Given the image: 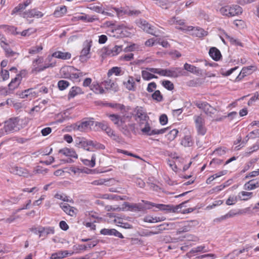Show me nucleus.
I'll list each match as a JSON object with an SVG mask.
<instances>
[{
  "instance_id": "nucleus-34",
  "label": "nucleus",
  "mask_w": 259,
  "mask_h": 259,
  "mask_svg": "<svg viewBox=\"0 0 259 259\" xmlns=\"http://www.w3.org/2000/svg\"><path fill=\"white\" fill-rule=\"evenodd\" d=\"M184 68L185 70H187V71H189L191 73L195 74H199L201 73V70L198 68V67L189 64L188 63H186L184 65Z\"/></svg>"
},
{
  "instance_id": "nucleus-8",
  "label": "nucleus",
  "mask_w": 259,
  "mask_h": 259,
  "mask_svg": "<svg viewBox=\"0 0 259 259\" xmlns=\"http://www.w3.org/2000/svg\"><path fill=\"white\" fill-rule=\"evenodd\" d=\"M135 120L139 123L140 122H145L148 120L149 117L146 110L142 107H136L133 111Z\"/></svg>"
},
{
  "instance_id": "nucleus-4",
  "label": "nucleus",
  "mask_w": 259,
  "mask_h": 259,
  "mask_svg": "<svg viewBox=\"0 0 259 259\" xmlns=\"http://www.w3.org/2000/svg\"><path fill=\"white\" fill-rule=\"evenodd\" d=\"M55 66V63L44 64L43 57H38L32 62V72L37 73L45 70L47 68L54 67Z\"/></svg>"
},
{
  "instance_id": "nucleus-6",
  "label": "nucleus",
  "mask_w": 259,
  "mask_h": 259,
  "mask_svg": "<svg viewBox=\"0 0 259 259\" xmlns=\"http://www.w3.org/2000/svg\"><path fill=\"white\" fill-rule=\"evenodd\" d=\"M193 120L197 134L198 135L204 136L207 132L204 118L201 115H194Z\"/></svg>"
},
{
  "instance_id": "nucleus-33",
  "label": "nucleus",
  "mask_w": 259,
  "mask_h": 259,
  "mask_svg": "<svg viewBox=\"0 0 259 259\" xmlns=\"http://www.w3.org/2000/svg\"><path fill=\"white\" fill-rule=\"evenodd\" d=\"M125 88L130 91L136 90L135 79L133 76H128L126 81L124 82Z\"/></svg>"
},
{
  "instance_id": "nucleus-44",
  "label": "nucleus",
  "mask_w": 259,
  "mask_h": 259,
  "mask_svg": "<svg viewBox=\"0 0 259 259\" xmlns=\"http://www.w3.org/2000/svg\"><path fill=\"white\" fill-rule=\"evenodd\" d=\"M106 134L110 137L113 140H115L117 142H119L120 139L119 136L115 133V132L111 129L110 127H108V128L105 131Z\"/></svg>"
},
{
  "instance_id": "nucleus-19",
  "label": "nucleus",
  "mask_w": 259,
  "mask_h": 259,
  "mask_svg": "<svg viewBox=\"0 0 259 259\" xmlns=\"http://www.w3.org/2000/svg\"><path fill=\"white\" fill-rule=\"evenodd\" d=\"M100 233L104 235L114 236L119 238H123L121 233L114 229H103L100 231Z\"/></svg>"
},
{
  "instance_id": "nucleus-1",
  "label": "nucleus",
  "mask_w": 259,
  "mask_h": 259,
  "mask_svg": "<svg viewBox=\"0 0 259 259\" xmlns=\"http://www.w3.org/2000/svg\"><path fill=\"white\" fill-rule=\"evenodd\" d=\"M104 11L105 13H103L104 15L108 16L109 17H113L114 14L120 17L124 14H127L128 15H138L140 14V11L138 10H131L128 8H116L113 7L111 5H103Z\"/></svg>"
},
{
  "instance_id": "nucleus-53",
  "label": "nucleus",
  "mask_w": 259,
  "mask_h": 259,
  "mask_svg": "<svg viewBox=\"0 0 259 259\" xmlns=\"http://www.w3.org/2000/svg\"><path fill=\"white\" fill-rule=\"evenodd\" d=\"M70 85L68 81L64 80H61L58 82V87L60 90L63 91L67 88Z\"/></svg>"
},
{
  "instance_id": "nucleus-22",
  "label": "nucleus",
  "mask_w": 259,
  "mask_h": 259,
  "mask_svg": "<svg viewBox=\"0 0 259 259\" xmlns=\"http://www.w3.org/2000/svg\"><path fill=\"white\" fill-rule=\"evenodd\" d=\"M38 233L39 236L41 237H47V235L50 234H54L55 233L54 227H40L38 230Z\"/></svg>"
},
{
  "instance_id": "nucleus-62",
  "label": "nucleus",
  "mask_w": 259,
  "mask_h": 259,
  "mask_svg": "<svg viewBox=\"0 0 259 259\" xmlns=\"http://www.w3.org/2000/svg\"><path fill=\"white\" fill-rule=\"evenodd\" d=\"M26 9L23 3L19 4L17 6L15 7L12 12V15H13L19 12H21Z\"/></svg>"
},
{
  "instance_id": "nucleus-35",
  "label": "nucleus",
  "mask_w": 259,
  "mask_h": 259,
  "mask_svg": "<svg viewBox=\"0 0 259 259\" xmlns=\"http://www.w3.org/2000/svg\"><path fill=\"white\" fill-rule=\"evenodd\" d=\"M71 253H69L67 251L60 250L57 252L53 253L51 255V259H61L67 256L68 255H71Z\"/></svg>"
},
{
  "instance_id": "nucleus-39",
  "label": "nucleus",
  "mask_w": 259,
  "mask_h": 259,
  "mask_svg": "<svg viewBox=\"0 0 259 259\" xmlns=\"http://www.w3.org/2000/svg\"><path fill=\"white\" fill-rule=\"evenodd\" d=\"M90 89L96 94H102L104 93V90L103 87L97 82H93L90 86Z\"/></svg>"
},
{
  "instance_id": "nucleus-13",
  "label": "nucleus",
  "mask_w": 259,
  "mask_h": 259,
  "mask_svg": "<svg viewBox=\"0 0 259 259\" xmlns=\"http://www.w3.org/2000/svg\"><path fill=\"white\" fill-rule=\"evenodd\" d=\"M10 171L14 175L20 177H28L31 176V175L27 169L18 166H12L10 169Z\"/></svg>"
},
{
  "instance_id": "nucleus-11",
  "label": "nucleus",
  "mask_w": 259,
  "mask_h": 259,
  "mask_svg": "<svg viewBox=\"0 0 259 259\" xmlns=\"http://www.w3.org/2000/svg\"><path fill=\"white\" fill-rule=\"evenodd\" d=\"M139 126L143 135L148 136L155 135V129L152 128L148 120L144 122H140Z\"/></svg>"
},
{
  "instance_id": "nucleus-60",
  "label": "nucleus",
  "mask_w": 259,
  "mask_h": 259,
  "mask_svg": "<svg viewBox=\"0 0 259 259\" xmlns=\"http://www.w3.org/2000/svg\"><path fill=\"white\" fill-rule=\"evenodd\" d=\"M120 68L117 67H112L111 69L108 71V76L110 77L112 74H115V75H118L119 74L120 72Z\"/></svg>"
},
{
  "instance_id": "nucleus-2",
  "label": "nucleus",
  "mask_w": 259,
  "mask_h": 259,
  "mask_svg": "<svg viewBox=\"0 0 259 259\" xmlns=\"http://www.w3.org/2000/svg\"><path fill=\"white\" fill-rule=\"evenodd\" d=\"M150 71L155 74H158L160 76H166L169 77L176 78L183 75L182 69L180 67L171 68L170 69H150Z\"/></svg>"
},
{
  "instance_id": "nucleus-49",
  "label": "nucleus",
  "mask_w": 259,
  "mask_h": 259,
  "mask_svg": "<svg viewBox=\"0 0 259 259\" xmlns=\"http://www.w3.org/2000/svg\"><path fill=\"white\" fill-rule=\"evenodd\" d=\"M0 28H4L6 30H7L8 32L11 33L14 35H17L20 33L17 31V28L13 26L1 25L0 26Z\"/></svg>"
},
{
  "instance_id": "nucleus-51",
  "label": "nucleus",
  "mask_w": 259,
  "mask_h": 259,
  "mask_svg": "<svg viewBox=\"0 0 259 259\" xmlns=\"http://www.w3.org/2000/svg\"><path fill=\"white\" fill-rule=\"evenodd\" d=\"M89 8L90 10L98 13H101L103 15V13H105V12H104V11H103L104 8L103 5H101L100 6L92 5L89 7Z\"/></svg>"
},
{
  "instance_id": "nucleus-5",
  "label": "nucleus",
  "mask_w": 259,
  "mask_h": 259,
  "mask_svg": "<svg viewBox=\"0 0 259 259\" xmlns=\"http://www.w3.org/2000/svg\"><path fill=\"white\" fill-rule=\"evenodd\" d=\"M94 123L93 118H91L73 124L70 126V127L74 131L87 132L91 128V127L94 125Z\"/></svg>"
},
{
  "instance_id": "nucleus-17",
  "label": "nucleus",
  "mask_w": 259,
  "mask_h": 259,
  "mask_svg": "<svg viewBox=\"0 0 259 259\" xmlns=\"http://www.w3.org/2000/svg\"><path fill=\"white\" fill-rule=\"evenodd\" d=\"M137 25L139 27L147 32L153 35H155L156 32L154 30V27L151 26L150 24H148L146 21L140 20L137 22Z\"/></svg>"
},
{
  "instance_id": "nucleus-24",
  "label": "nucleus",
  "mask_w": 259,
  "mask_h": 259,
  "mask_svg": "<svg viewBox=\"0 0 259 259\" xmlns=\"http://www.w3.org/2000/svg\"><path fill=\"white\" fill-rule=\"evenodd\" d=\"M76 146L79 148H82L87 151H92L90 149V140L85 138H79L76 142Z\"/></svg>"
},
{
  "instance_id": "nucleus-46",
  "label": "nucleus",
  "mask_w": 259,
  "mask_h": 259,
  "mask_svg": "<svg viewBox=\"0 0 259 259\" xmlns=\"http://www.w3.org/2000/svg\"><path fill=\"white\" fill-rule=\"evenodd\" d=\"M147 204L151 206H155L159 210H171V206L168 205H165L162 204H156L152 202H148Z\"/></svg>"
},
{
  "instance_id": "nucleus-16",
  "label": "nucleus",
  "mask_w": 259,
  "mask_h": 259,
  "mask_svg": "<svg viewBox=\"0 0 259 259\" xmlns=\"http://www.w3.org/2000/svg\"><path fill=\"white\" fill-rule=\"evenodd\" d=\"M208 251V249L204 245H200L193 248L190 251L187 253L186 256L188 258H191L196 254L204 253Z\"/></svg>"
},
{
  "instance_id": "nucleus-61",
  "label": "nucleus",
  "mask_w": 259,
  "mask_h": 259,
  "mask_svg": "<svg viewBox=\"0 0 259 259\" xmlns=\"http://www.w3.org/2000/svg\"><path fill=\"white\" fill-rule=\"evenodd\" d=\"M36 31L35 29L30 28L26 30H23L22 32L20 33L22 36H28L32 34V33H34Z\"/></svg>"
},
{
  "instance_id": "nucleus-20",
  "label": "nucleus",
  "mask_w": 259,
  "mask_h": 259,
  "mask_svg": "<svg viewBox=\"0 0 259 259\" xmlns=\"http://www.w3.org/2000/svg\"><path fill=\"white\" fill-rule=\"evenodd\" d=\"M167 23L169 25H176V28L177 27H184L187 28L188 26H185V21L184 20L179 19L178 17H173L168 20Z\"/></svg>"
},
{
  "instance_id": "nucleus-31",
  "label": "nucleus",
  "mask_w": 259,
  "mask_h": 259,
  "mask_svg": "<svg viewBox=\"0 0 259 259\" xmlns=\"http://www.w3.org/2000/svg\"><path fill=\"white\" fill-rule=\"evenodd\" d=\"M150 69H156L155 68H147L145 70L142 72V76L144 80H149L152 78H157V77L153 74V72L150 71Z\"/></svg>"
},
{
  "instance_id": "nucleus-14",
  "label": "nucleus",
  "mask_w": 259,
  "mask_h": 259,
  "mask_svg": "<svg viewBox=\"0 0 259 259\" xmlns=\"http://www.w3.org/2000/svg\"><path fill=\"white\" fill-rule=\"evenodd\" d=\"M196 105L198 108L202 109L208 116H211L216 112V109L206 102H200Z\"/></svg>"
},
{
  "instance_id": "nucleus-10",
  "label": "nucleus",
  "mask_w": 259,
  "mask_h": 259,
  "mask_svg": "<svg viewBox=\"0 0 259 259\" xmlns=\"http://www.w3.org/2000/svg\"><path fill=\"white\" fill-rule=\"evenodd\" d=\"M61 71L62 72H69L70 73V77L74 79L82 77L85 75V73L72 66L63 68L61 69Z\"/></svg>"
},
{
  "instance_id": "nucleus-29",
  "label": "nucleus",
  "mask_w": 259,
  "mask_h": 259,
  "mask_svg": "<svg viewBox=\"0 0 259 259\" xmlns=\"http://www.w3.org/2000/svg\"><path fill=\"white\" fill-rule=\"evenodd\" d=\"M53 56L58 59L68 60L71 58V54L69 52L56 51L53 53Z\"/></svg>"
},
{
  "instance_id": "nucleus-55",
  "label": "nucleus",
  "mask_w": 259,
  "mask_h": 259,
  "mask_svg": "<svg viewBox=\"0 0 259 259\" xmlns=\"http://www.w3.org/2000/svg\"><path fill=\"white\" fill-rule=\"evenodd\" d=\"M156 5L162 9H167L170 6V3L166 0H158Z\"/></svg>"
},
{
  "instance_id": "nucleus-27",
  "label": "nucleus",
  "mask_w": 259,
  "mask_h": 259,
  "mask_svg": "<svg viewBox=\"0 0 259 259\" xmlns=\"http://www.w3.org/2000/svg\"><path fill=\"white\" fill-rule=\"evenodd\" d=\"M59 153L66 157L77 158V154L73 149L65 148L60 149Z\"/></svg>"
},
{
  "instance_id": "nucleus-3",
  "label": "nucleus",
  "mask_w": 259,
  "mask_h": 259,
  "mask_svg": "<svg viewBox=\"0 0 259 259\" xmlns=\"http://www.w3.org/2000/svg\"><path fill=\"white\" fill-rule=\"evenodd\" d=\"M219 12L223 16L232 17L242 13V8L237 5H226L220 8Z\"/></svg>"
},
{
  "instance_id": "nucleus-9",
  "label": "nucleus",
  "mask_w": 259,
  "mask_h": 259,
  "mask_svg": "<svg viewBox=\"0 0 259 259\" xmlns=\"http://www.w3.org/2000/svg\"><path fill=\"white\" fill-rule=\"evenodd\" d=\"M91 41H86L83 44V47L82 49L79 56V60L81 62H87L90 58V52L92 46Z\"/></svg>"
},
{
  "instance_id": "nucleus-54",
  "label": "nucleus",
  "mask_w": 259,
  "mask_h": 259,
  "mask_svg": "<svg viewBox=\"0 0 259 259\" xmlns=\"http://www.w3.org/2000/svg\"><path fill=\"white\" fill-rule=\"evenodd\" d=\"M238 196H230L226 201V203L228 205H232L235 204L238 201Z\"/></svg>"
},
{
  "instance_id": "nucleus-26",
  "label": "nucleus",
  "mask_w": 259,
  "mask_h": 259,
  "mask_svg": "<svg viewBox=\"0 0 259 259\" xmlns=\"http://www.w3.org/2000/svg\"><path fill=\"white\" fill-rule=\"evenodd\" d=\"M118 27L121 29V35L124 37H129L135 32V30L133 27H127L124 24L119 25Z\"/></svg>"
},
{
  "instance_id": "nucleus-12",
  "label": "nucleus",
  "mask_w": 259,
  "mask_h": 259,
  "mask_svg": "<svg viewBox=\"0 0 259 259\" xmlns=\"http://www.w3.org/2000/svg\"><path fill=\"white\" fill-rule=\"evenodd\" d=\"M44 16V14L36 9H29L24 12L21 16L24 18H39Z\"/></svg>"
},
{
  "instance_id": "nucleus-56",
  "label": "nucleus",
  "mask_w": 259,
  "mask_h": 259,
  "mask_svg": "<svg viewBox=\"0 0 259 259\" xmlns=\"http://www.w3.org/2000/svg\"><path fill=\"white\" fill-rule=\"evenodd\" d=\"M152 99L157 102H161L163 100L162 96L159 90L155 91L152 95Z\"/></svg>"
},
{
  "instance_id": "nucleus-30",
  "label": "nucleus",
  "mask_w": 259,
  "mask_h": 259,
  "mask_svg": "<svg viewBox=\"0 0 259 259\" xmlns=\"http://www.w3.org/2000/svg\"><path fill=\"white\" fill-rule=\"evenodd\" d=\"M194 142L191 135L185 136L181 140V144L185 147H189L193 145Z\"/></svg>"
},
{
  "instance_id": "nucleus-64",
  "label": "nucleus",
  "mask_w": 259,
  "mask_h": 259,
  "mask_svg": "<svg viewBox=\"0 0 259 259\" xmlns=\"http://www.w3.org/2000/svg\"><path fill=\"white\" fill-rule=\"evenodd\" d=\"M162 84L165 88L169 91L172 90L174 88L173 83L169 80H164L162 81Z\"/></svg>"
},
{
  "instance_id": "nucleus-57",
  "label": "nucleus",
  "mask_w": 259,
  "mask_h": 259,
  "mask_svg": "<svg viewBox=\"0 0 259 259\" xmlns=\"http://www.w3.org/2000/svg\"><path fill=\"white\" fill-rule=\"evenodd\" d=\"M162 227V225H160V226H158L157 227V230H156V231H147L146 232H144L143 233H144V235L145 236H151V235H155V234H158L159 232H160V231L162 230V229L161 228Z\"/></svg>"
},
{
  "instance_id": "nucleus-36",
  "label": "nucleus",
  "mask_w": 259,
  "mask_h": 259,
  "mask_svg": "<svg viewBox=\"0 0 259 259\" xmlns=\"http://www.w3.org/2000/svg\"><path fill=\"white\" fill-rule=\"evenodd\" d=\"M209 54L210 57L215 61H218L221 57L220 51L214 47L210 49Z\"/></svg>"
},
{
  "instance_id": "nucleus-40",
  "label": "nucleus",
  "mask_w": 259,
  "mask_h": 259,
  "mask_svg": "<svg viewBox=\"0 0 259 259\" xmlns=\"http://www.w3.org/2000/svg\"><path fill=\"white\" fill-rule=\"evenodd\" d=\"M255 69L256 68L254 66L244 67L242 69L240 75H242V77H244L251 74L253 71L255 70Z\"/></svg>"
},
{
  "instance_id": "nucleus-42",
  "label": "nucleus",
  "mask_w": 259,
  "mask_h": 259,
  "mask_svg": "<svg viewBox=\"0 0 259 259\" xmlns=\"http://www.w3.org/2000/svg\"><path fill=\"white\" fill-rule=\"evenodd\" d=\"M67 12V8L65 6H62L56 9L54 13V15L56 17H61Z\"/></svg>"
},
{
  "instance_id": "nucleus-28",
  "label": "nucleus",
  "mask_w": 259,
  "mask_h": 259,
  "mask_svg": "<svg viewBox=\"0 0 259 259\" xmlns=\"http://www.w3.org/2000/svg\"><path fill=\"white\" fill-rule=\"evenodd\" d=\"M258 187H259V179L250 180L244 185V189L246 190H252Z\"/></svg>"
},
{
  "instance_id": "nucleus-52",
  "label": "nucleus",
  "mask_w": 259,
  "mask_h": 259,
  "mask_svg": "<svg viewBox=\"0 0 259 259\" xmlns=\"http://www.w3.org/2000/svg\"><path fill=\"white\" fill-rule=\"evenodd\" d=\"M107 116L110 119L113 123L118 127L120 116L114 114H107Z\"/></svg>"
},
{
  "instance_id": "nucleus-37",
  "label": "nucleus",
  "mask_w": 259,
  "mask_h": 259,
  "mask_svg": "<svg viewBox=\"0 0 259 259\" xmlns=\"http://www.w3.org/2000/svg\"><path fill=\"white\" fill-rule=\"evenodd\" d=\"M102 85L104 86L107 90L116 91L117 89L116 84L109 79L102 82Z\"/></svg>"
},
{
  "instance_id": "nucleus-7",
  "label": "nucleus",
  "mask_w": 259,
  "mask_h": 259,
  "mask_svg": "<svg viewBox=\"0 0 259 259\" xmlns=\"http://www.w3.org/2000/svg\"><path fill=\"white\" fill-rule=\"evenodd\" d=\"M19 121L18 118H10L6 121L4 126L5 133L9 134L18 131L20 129Z\"/></svg>"
},
{
  "instance_id": "nucleus-38",
  "label": "nucleus",
  "mask_w": 259,
  "mask_h": 259,
  "mask_svg": "<svg viewBox=\"0 0 259 259\" xmlns=\"http://www.w3.org/2000/svg\"><path fill=\"white\" fill-rule=\"evenodd\" d=\"M252 192L241 191L238 193L237 196L238 200L247 201L248 200L252 198Z\"/></svg>"
},
{
  "instance_id": "nucleus-15",
  "label": "nucleus",
  "mask_w": 259,
  "mask_h": 259,
  "mask_svg": "<svg viewBox=\"0 0 259 259\" xmlns=\"http://www.w3.org/2000/svg\"><path fill=\"white\" fill-rule=\"evenodd\" d=\"M178 29L185 31H191L192 30L195 32V34L198 37H201L207 35V31H205L201 28L200 27H193L192 26H188L187 28L184 27H177Z\"/></svg>"
},
{
  "instance_id": "nucleus-59",
  "label": "nucleus",
  "mask_w": 259,
  "mask_h": 259,
  "mask_svg": "<svg viewBox=\"0 0 259 259\" xmlns=\"http://www.w3.org/2000/svg\"><path fill=\"white\" fill-rule=\"evenodd\" d=\"M0 45L5 52L7 51V49H8L10 48L8 42L7 41L6 38L4 36L2 37L1 38Z\"/></svg>"
},
{
  "instance_id": "nucleus-32",
  "label": "nucleus",
  "mask_w": 259,
  "mask_h": 259,
  "mask_svg": "<svg viewBox=\"0 0 259 259\" xmlns=\"http://www.w3.org/2000/svg\"><path fill=\"white\" fill-rule=\"evenodd\" d=\"M83 94V92L80 88L76 86L72 87L68 93V98L69 99L73 98L76 96Z\"/></svg>"
},
{
  "instance_id": "nucleus-47",
  "label": "nucleus",
  "mask_w": 259,
  "mask_h": 259,
  "mask_svg": "<svg viewBox=\"0 0 259 259\" xmlns=\"http://www.w3.org/2000/svg\"><path fill=\"white\" fill-rule=\"evenodd\" d=\"M178 133L179 131L177 129L174 128L168 133L166 135V137L169 141L171 142L176 138Z\"/></svg>"
},
{
  "instance_id": "nucleus-50",
  "label": "nucleus",
  "mask_w": 259,
  "mask_h": 259,
  "mask_svg": "<svg viewBox=\"0 0 259 259\" xmlns=\"http://www.w3.org/2000/svg\"><path fill=\"white\" fill-rule=\"evenodd\" d=\"M94 148L96 150L104 149L105 148V146L96 141H93L90 140V148Z\"/></svg>"
},
{
  "instance_id": "nucleus-63",
  "label": "nucleus",
  "mask_w": 259,
  "mask_h": 259,
  "mask_svg": "<svg viewBox=\"0 0 259 259\" xmlns=\"http://www.w3.org/2000/svg\"><path fill=\"white\" fill-rule=\"evenodd\" d=\"M42 50V47L41 45L35 46L31 48L29 50V53L31 54H36Z\"/></svg>"
},
{
  "instance_id": "nucleus-45",
  "label": "nucleus",
  "mask_w": 259,
  "mask_h": 259,
  "mask_svg": "<svg viewBox=\"0 0 259 259\" xmlns=\"http://www.w3.org/2000/svg\"><path fill=\"white\" fill-rule=\"evenodd\" d=\"M96 159V155L93 154L91 160H89L87 159H82L81 161L84 165L90 166L91 167H94L95 166Z\"/></svg>"
},
{
  "instance_id": "nucleus-48",
  "label": "nucleus",
  "mask_w": 259,
  "mask_h": 259,
  "mask_svg": "<svg viewBox=\"0 0 259 259\" xmlns=\"http://www.w3.org/2000/svg\"><path fill=\"white\" fill-rule=\"evenodd\" d=\"M127 119H128V116H120L118 128H119L121 130H126V125L125 124V123Z\"/></svg>"
},
{
  "instance_id": "nucleus-18",
  "label": "nucleus",
  "mask_w": 259,
  "mask_h": 259,
  "mask_svg": "<svg viewBox=\"0 0 259 259\" xmlns=\"http://www.w3.org/2000/svg\"><path fill=\"white\" fill-rule=\"evenodd\" d=\"M38 92H36L33 89H29L22 92L20 95V98L22 99L28 98L31 100L38 96Z\"/></svg>"
},
{
  "instance_id": "nucleus-25",
  "label": "nucleus",
  "mask_w": 259,
  "mask_h": 259,
  "mask_svg": "<svg viewBox=\"0 0 259 259\" xmlns=\"http://www.w3.org/2000/svg\"><path fill=\"white\" fill-rule=\"evenodd\" d=\"M21 80V75L20 74H17L16 77L12 79L11 81L8 84L9 90L10 91H13L17 89L19 85Z\"/></svg>"
},
{
  "instance_id": "nucleus-43",
  "label": "nucleus",
  "mask_w": 259,
  "mask_h": 259,
  "mask_svg": "<svg viewBox=\"0 0 259 259\" xmlns=\"http://www.w3.org/2000/svg\"><path fill=\"white\" fill-rule=\"evenodd\" d=\"M237 215H239L238 213V210L232 209L225 215L221 216L219 220L220 221H223L224 220L233 218Z\"/></svg>"
},
{
  "instance_id": "nucleus-21",
  "label": "nucleus",
  "mask_w": 259,
  "mask_h": 259,
  "mask_svg": "<svg viewBox=\"0 0 259 259\" xmlns=\"http://www.w3.org/2000/svg\"><path fill=\"white\" fill-rule=\"evenodd\" d=\"M105 54L107 55L110 56H114L117 55L122 50V46H115L114 47L111 48L108 47L106 48Z\"/></svg>"
},
{
  "instance_id": "nucleus-23",
  "label": "nucleus",
  "mask_w": 259,
  "mask_h": 259,
  "mask_svg": "<svg viewBox=\"0 0 259 259\" xmlns=\"http://www.w3.org/2000/svg\"><path fill=\"white\" fill-rule=\"evenodd\" d=\"M60 206L66 214L71 217L75 215L76 213V209L70 206L67 203H61Z\"/></svg>"
},
{
  "instance_id": "nucleus-58",
  "label": "nucleus",
  "mask_w": 259,
  "mask_h": 259,
  "mask_svg": "<svg viewBox=\"0 0 259 259\" xmlns=\"http://www.w3.org/2000/svg\"><path fill=\"white\" fill-rule=\"evenodd\" d=\"M9 78V72L7 70L2 69L0 72V81H5Z\"/></svg>"
},
{
  "instance_id": "nucleus-41",
  "label": "nucleus",
  "mask_w": 259,
  "mask_h": 259,
  "mask_svg": "<svg viewBox=\"0 0 259 259\" xmlns=\"http://www.w3.org/2000/svg\"><path fill=\"white\" fill-rule=\"evenodd\" d=\"M76 18L77 20H81L85 22H92L98 20V18L95 16H90L85 14L78 16Z\"/></svg>"
}]
</instances>
